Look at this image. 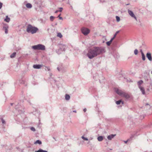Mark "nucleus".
I'll return each instance as SVG.
<instances>
[{"label":"nucleus","mask_w":152,"mask_h":152,"mask_svg":"<svg viewBox=\"0 0 152 152\" xmlns=\"http://www.w3.org/2000/svg\"><path fill=\"white\" fill-rule=\"evenodd\" d=\"M105 51V48L104 47L95 46L88 50L87 56L89 59H91L104 53Z\"/></svg>","instance_id":"nucleus-1"},{"label":"nucleus","mask_w":152,"mask_h":152,"mask_svg":"<svg viewBox=\"0 0 152 152\" xmlns=\"http://www.w3.org/2000/svg\"><path fill=\"white\" fill-rule=\"evenodd\" d=\"M38 28L30 24H29L27 28L26 31L28 33H31L32 34L35 33L38 30Z\"/></svg>","instance_id":"nucleus-2"},{"label":"nucleus","mask_w":152,"mask_h":152,"mask_svg":"<svg viewBox=\"0 0 152 152\" xmlns=\"http://www.w3.org/2000/svg\"><path fill=\"white\" fill-rule=\"evenodd\" d=\"M32 48L35 50H45V46L42 44H38L37 45L33 46Z\"/></svg>","instance_id":"nucleus-3"},{"label":"nucleus","mask_w":152,"mask_h":152,"mask_svg":"<svg viewBox=\"0 0 152 152\" xmlns=\"http://www.w3.org/2000/svg\"><path fill=\"white\" fill-rule=\"evenodd\" d=\"M82 33L85 35H86L90 32L89 30L86 28H83L81 29Z\"/></svg>","instance_id":"nucleus-4"},{"label":"nucleus","mask_w":152,"mask_h":152,"mask_svg":"<svg viewBox=\"0 0 152 152\" xmlns=\"http://www.w3.org/2000/svg\"><path fill=\"white\" fill-rule=\"evenodd\" d=\"M128 12L129 14L132 18H134L135 20H136V21H137V19L136 17L135 16L134 13H133V12L132 11L128 10Z\"/></svg>","instance_id":"nucleus-5"},{"label":"nucleus","mask_w":152,"mask_h":152,"mask_svg":"<svg viewBox=\"0 0 152 152\" xmlns=\"http://www.w3.org/2000/svg\"><path fill=\"white\" fill-rule=\"evenodd\" d=\"M146 56L150 61H152V58L151 53L149 52L147 53L146 54Z\"/></svg>","instance_id":"nucleus-6"},{"label":"nucleus","mask_w":152,"mask_h":152,"mask_svg":"<svg viewBox=\"0 0 152 152\" xmlns=\"http://www.w3.org/2000/svg\"><path fill=\"white\" fill-rule=\"evenodd\" d=\"M121 96L127 99H129L130 97L129 94L125 92H123Z\"/></svg>","instance_id":"nucleus-7"},{"label":"nucleus","mask_w":152,"mask_h":152,"mask_svg":"<svg viewBox=\"0 0 152 152\" xmlns=\"http://www.w3.org/2000/svg\"><path fill=\"white\" fill-rule=\"evenodd\" d=\"M115 92L118 95H122V93L124 92L122 91L121 90H119L118 88H116L115 89Z\"/></svg>","instance_id":"nucleus-8"},{"label":"nucleus","mask_w":152,"mask_h":152,"mask_svg":"<svg viewBox=\"0 0 152 152\" xmlns=\"http://www.w3.org/2000/svg\"><path fill=\"white\" fill-rule=\"evenodd\" d=\"M42 66V65L40 64H35L33 66V67L34 69H39Z\"/></svg>","instance_id":"nucleus-9"},{"label":"nucleus","mask_w":152,"mask_h":152,"mask_svg":"<svg viewBox=\"0 0 152 152\" xmlns=\"http://www.w3.org/2000/svg\"><path fill=\"white\" fill-rule=\"evenodd\" d=\"M116 136V134H112L108 136L107 137V138L108 140H111L114 137Z\"/></svg>","instance_id":"nucleus-10"},{"label":"nucleus","mask_w":152,"mask_h":152,"mask_svg":"<svg viewBox=\"0 0 152 152\" xmlns=\"http://www.w3.org/2000/svg\"><path fill=\"white\" fill-rule=\"evenodd\" d=\"M139 88L140 89V90L141 91V92H142V94L143 95L145 94V92L144 88L143 87H141L140 88Z\"/></svg>","instance_id":"nucleus-11"},{"label":"nucleus","mask_w":152,"mask_h":152,"mask_svg":"<svg viewBox=\"0 0 152 152\" xmlns=\"http://www.w3.org/2000/svg\"><path fill=\"white\" fill-rule=\"evenodd\" d=\"M143 83V81L142 80H140L137 82V84L138 87L139 88L141 87V85Z\"/></svg>","instance_id":"nucleus-12"},{"label":"nucleus","mask_w":152,"mask_h":152,"mask_svg":"<svg viewBox=\"0 0 152 152\" xmlns=\"http://www.w3.org/2000/svg\"><path fill=\"white\" fill-rule=\"evenodd\" d=\"M140 52L141 53V55H142V60L143 61H145V55L142 50H140Z\"/></svg>","instance_id":"nucleus-13"},{"label":"nucleus","mask_w":152,"mask_h":152,"mask_svg":"<svg viewBox=\"0 0 152 152\" xmlns=\"http://www.w3.org/2000/svg\"><path fill=\"white\" fill-rule=\"evenodd\" d=\"M66 47L65 45H63L61 46V47H60L59 50H63L65 51V48Z\"/></svg>","instance_id":"nucleus-14"},{"label":"nucleus","mask_w":152,"mask_h":152,"mask_svg":"<svg viewBox=\"0 0 152 152\" xmlns=\"http://www.w3.org/2000/svg\"><path fill=\"white\" fill-rule=\"evenodd\" d=\"M4 20L5 21L8 23L10 21V18H9L7 16Z\"/></svg>","instance_id":"nucleus-15"},{"label":"nucleus","mask_w":152,"mask_h":152,"mask_svg":"<svg viewBox=\"0 0 152 152\" xmlns=\"http://www.w3.org/2000/svg\"><path fill=\"white\" fill-rule=\"evenodd\" d=\"M70 98V96L67 94H66L65 96V99L66 100H69Z\"/></svg>","instance_id":"nucleus-16"},{"label":"nucleus","mask_w":152,"mask_h":152,"mask_svg":"<svg viewBox=\"0 0 152 152\" xmlns=\"http://www.w3.org/2000/svg\"><path fill=\"white\" fill-rule=\"evenodd\" d=\"M103 139V137L102 136H99L97 138V140L99 141H101Z\"/></svg>","instance_id":"nucleus-17"},{"label":"nucleus","mask_w":152,"mask_h":152,"mask_svg":"<svg viewBox=\"0 0 152 152\" xmlns=\"http://www.w3.org/2000/svg\"><path fill=\"white\" fill-rule=\"evenodd\" d=\"M26 6L28 8H31L32 7L31 4L29 3L26 4Z\"/></svg>","instance_id":"nucleus-18"},{"label":"nucleus","mask_w":152,"mask_h":152,"mask_svg":"<svg viewBox=\"0 0 152 152\" xmlns=\"http://www.w3.org/2000/svg\"><path fill=\"white\" fill-rule=\"evenodd\" d=\"M3 28L5 30V33L6 34H7L8 33V27H7V26H4L3 27Z\"/></svg>","instance_id":"nucleus-19"},{"label":"nucleus","mask_w":152,"mask_h":152,"mask_svg":"<svg viewBox=\"0 0 152 152\" xmlns=\"http://www.w3.org/2000/svg\"><path fill=\"white\" fill-rule=\"evenodd\" d=\"M16 53L14 52L10 56V57L11 58H14L16 56Z\"/></svg>","instance_id":"nucleus-20"},{"label":"nucleus","mask_w":152,"mask_h":152,"mask_svg":"<svg viewBox=\"0 0 152 152\" xmlns=\"http://www.w3.org/2000/svg\"><path fill=\"white\" fill-rule=\"evenodd\" d=\"M119 31H117L116 32V33H115V34H114L113 37V38H112L111 39H112L113 40L114 39V38H115V37H116L117 34L118 33H119Z\"/></svg>","instance_id":"nucleus-21"},{"label":"nucleus","mask_w":152,"mask_h":152,"mask_svg":"<svg viewBox=\"0 0 152 152\" xmlns=\"http://www.w3.org/2000/svg\"><path fill=\"white\" fill-rule=\"evenodd\" d=\"M113 41V40L112 39H111L110 41L106 42V44H107V45L108 46H110Z\"/></svg>","instance_id":"nucleus-22"},{"label":"nucleus","mask_w":152,"mask_h":152,"mask_svg":"<svg viewBox=\"0 0 152 152\" xmlns=\"http://www.w3.org/2000/svg\"><path fill=\"white\" fill-rule=\"evenodd\" d=\"M35 152H48L47 151L43 150L42 149H40L37 151H36Z\"/></svg>","instance_id":"nucleus-23"},{"label":"nucleus","mask_w":152,"mask_h":152,"mask_svg":"<svg viewBox=\"0 0 152 152\" xmlns=\"http://www.w3.org/2000/svg\"><path fill=\"white\" fill-rule=\"evenodd\" d=\"M121 102H122V104H124V102H122L121 101V100H119L118 101H117L116 102V103L117 104H120L121 103Z\"/></svg>","instance_id":"nucleus-24"},{"label":"nucleus","mask_w":152,"mask_h":152,"mask_svg":"<svg viewBox=\"0 0 152 152\" xmlns=\"http://www.w3.org/2000/svg\"><path fill=\"white\" fill-rule=\"evenodd\" d=\"M42 144V142L41 141L39 140H37L35 142L34 144Z\"/></svg>","instance_id":"nucleus-25"},{"label":"nucleus","mask_w":152,"mask_h":152,"mask_svg":"<svg viewBox=\"0 0 152 152\" xmlns=\"http://www.w3.org/2000/svg\"><path fill=\"white\" fill-rule=\"evenodd\" d=\"M57 37L61 38L62 37V35L61 33H58L57 34Z\"/></svg>","instance_id":"nucleus-26"},{"label":"nucleus","mask_w":152,"mask_h":152,"mask_svg":"<svg viewBox=\"0 0 152 152\" xmlns=\"http://www.w3.org/2000/svg\"><path fill=\"white\" fill-rule=\"evenodd\" d=\"M55 18V17L51 16L50 17V21H52Z\"/></svg>","instance_id":"nucleus-27"},{"label":"nucleus","mask_w":152,"mask_h":152,"mask_svg":"<svg viewBox=\"0 0 152 152\" xmlns=\"http://www.w3.org/2000/svg\"><path fill=\"white\" fill-rule=\"evenodd\" d=\"M116 21L117 22H118L120 21V18L119 17L117 16H116Z\"/></svg>","instance_id":"nucleus-28"},{"label":"nucleus","mask_w":152,"mask_h":152,"mask_svg":"<svg viewBox=\"0 0 152 152\" xmlns=\"http://www.w3.org/2000/svg\"><path fill=\"white\" fill-rule=\"evenodd\" d=\"M138 50L137 49H135L134 51V54L135 55H137L138 54Z\"/></svg>","instance_id":"nucleus-29"},{"label":"nucleus","mask_w":152,"mask_h":152,"mask_svg":"<svg viewBox=\"0 0 152 152\" xmlns=\"http://www.w3.org/2000/svg\"><path fill=\"white\" fill-rule=\"evenodd\" d=\"M83 139L85 140H86V141H87L88 140V139L87 138H86V137H84L83 136H82L81 137Z\"/></svg>","instance_id":"nucleus-30"},{"label":"nucleus","mask_w":152,"mask_h":152,"mask_svg":"<svg viewBox=\"0 0 152 152\" xmlns=\"http://www.w3.org/2000/svg\"><path fill=\"white\" fill-rule=\"evenodd\" d=\"M30 129L31 131H32L33 132H34L35 131V128L34 127H31L30 128Z\"/></svg>","instance_id":"nucleus-31"},{"label":"nucleus","mask_w":152,"mask_h":152,"mask_svg":"<svg viewBox=\"0 0 152 152\" xmlns=\"http://www.w3.org/2000/svg\"><path fill=\"white\" fill-rule=\"evenodd\" d=\"M1 120L3 124H5V121L3 119L1 118Z\"/></svg>","instance_id":"nucleus-32"},{"label":"nucleus","mask_w":152,"mask_h":152,"mask_svg":"<svg viewBox=\"0 0 152 152\" xmlns=\"http://www.w3.org/2000/svg\"><path fill=\"white\" fill-rule=\"evenodd\" d=\"M61 15V14L59 15L57 17L59 18V19L62 20H63V18L62 17H61L60 16Z\"/></svg>","instance_id":"nucleus-33"},{"label":"nucleus","mask_w":152,"mask_h":152,"mask_svg":"<svg viewBox=\"0 0 152 152\" xmlns=\"http://www.w3.org/2000/svg\"><path fill=\"white\" fill-rule=\"evenodd\" d=\"M59 11L60 12H61L62 11V10H63V8L62 7H60L59 8Z\"/></svg>","instance_id":"nucleus-34"},{"label":"nucleus","mask_w":152,"mask_h":152,"mask_svg":"<svg viewBox=\"0 0 152 152\" xmlns=\"http://www.w3.org/2000/svg\"><path fill=\"white\" fill-rule=\"evenodd\" d=\"M145 106H148V108H150V105L148 103L146 104H145Z\"/></svg>","instance_id":"nucleus-35"},{"label":"nucleus","mask_w":152,"mask_h":152,"mask_svg":"<svg viewBox=\"0 0 152 152\" xmlns=\"http://www.w3.org/2000/svg\"><path fill=\"white\" fill-rule=\"evenodd\" d=\"M2 6V3L0 2V9L1 8Z\"/></svg>","instance_id":"nucleus-36"},{"label":"nucleus","mask_w":152,"mask_h":152,"mask_svg":"<svg viewBox=\"0 0 152 152\" xmlns=\"http://www.w3.org/2000/svg\"><path fill=\"white\" fill-rule=\"evenodd\" d=\"M57 69L58 71H61V69L59 67H58Z\"/></svg>","instance_id":"nucleus-37"},{"label":"nucleus","mask_w":152,"mask_h":152,"mask_svg":"<svg viewBox=\"0 0 152 152\" xmlns=\"http://www.w3.org/2000/svg\"><path fill=\"white\" fill-rule=\"evenodd\" d=\"M128 140H127L126 141H124V142H125V143H126L128 142Z\"/></svg>","instance_id":"nucleus-38"},{"label":"nucleus","mask_w":152,"mask_h":152,"mask_svg":"<svg viewBox=\"0 0 152 152\" xmlns=\"http://www.w3.org/2000/svg\"><path fill=\"white\" fill-rule=\"evenodd\" d=\"M86 110H87L86 108H84L83 109V111L84 112H86Z\"/></svg>","instance_id":"nucleus-39"},{"label":"nucleus","mask_w":152,"mask_h":152,"mask_svg":"<svg viewBox=\"0 0 152 152\" xmlns=\"http://www.w3.org/2000/svg\"><path fill=\"white\" fill-rule=\"evenodd\" d=\"M19 105V104H18V105L17 106H16V107H15V108L16 109H18V107H17V106L18 105Z\"/></svg>","instance_id":"nucleus-40"},{"label":"nucleus","mask_w":152,"mask_h":152,"mask_svg":"<svg viewBox=\"0 0 152 152\" xmlns=\"http://www.w3.org/2000/svg\"><path fill=\"white\" fill-rule=\"evenodd\" d=\"M47 69L49 71H50V69L48 67H47Z\"/></svg>","instance_id":"nucleus-41"},{"label":"nucleus","mask_w":152,"mask_h":152,"mask_svg":"<svg viewBox=\"0 0 152 152\" xmlns=\"http://www.w3.org/2000/svg\"><path fill=\"white\" fill-rule=\"evenodd\" d=\"M59 12L58 10H57L55 12V13H56L57 12Z\"/></svg>","instance_id":"nucleus-42"},{"label":"nucleus","mask_w":152,"mask_h":152,"mask_svg":"<svg viewBox=\"0 0 152 152\" xmlns=\"http://www.w3.org/2000/svg\"><path fill=\"white\" fill-rule=\"evenodd\" d=\"M56 52L58 54H59L60 53H58V52L57 51V50L56 51Z\"/></svg>","instance_id":"nucleus-43"},{"label":"nucleus","mask_w":152,"mask_h":152,"mask_svg":"<svg viewBox=\"0 0 152 152\" xmlns=\"http://www.w3.org/2000/svg\"><path fill=\"white\" fill-rule=\"evenodd\" d=\"M73 112H75V113H76V110H74L73 111Z\"/></svg>","instance_id":"nucleus-44"},{"label":"nucleus","mask_w":152,"mask_h":152,"mask_svg":"<svg viewBox=\"0 0 152 152\" xmlns=\"http://www.w3.org/2000/svg\"><path fill=\"white\" fill-rule=\"evenodd\" d=\"M127 81H129V82L131 81V80H127Z\"/></svg>","instance_id":"nucleus-45"},{"label":"nucleus","mask_w":152,"mask_h":152,"mask_svg":"<svg viewBox=\"0 0 152 152\" xmlns=\"http://www.w3.org/2000/svg\"><path fill=\"white\" fill-rule=\"evenodd\" d=\"M13 104V103H11V105H12Z\"/></svg>","instance_id":"nucleus-46"},{"label":"nucleus","mask_w":152,"mask_h":152,"mask_svg":"<svg viewBox=\"0 0 152 152\" xmlns=\"http://www.w3.org/2000/svg\"><path fill=\"white\" fill-rule=\"evenodd\" d=\"M53 138L55 140H55V138H54V137H53Z\"/></svg>","instance_id":"nucleus-47"},{"label":"nucleus","mask_w":152,"mask_h":152,"mask_svg":"<svg viewBox=\"0 0 152 152\" xmlns=\"http://www.w3.org/2000/svg\"><path fill=\"white\" fill-rule=\"evenodd\" d=\"M151 74H152V71H151Z\"/></svg>","instance_id":"nucleus-48"},{"label":"nucleus","mask_w":152,"mask_h":152,"mask_svg":"<svg viewBox=\"0 0 152 152\" xmlns=\"http://www.w3.org/2000/svg\"><path fill=\"white\" fill-rule=\"evenodd\" d=\"M92 138H91V140H92Z\"/></svg>","instance_id":"nucleus-49"}]
</instances>
